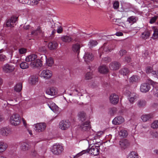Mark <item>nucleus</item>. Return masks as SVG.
Masks as SVG:
<instances>
[{
  "mask_svg": "<svg viewBox=\"0 0 158 158\" xmlns=\"http://www.w3.org/2000/svg\"><path fill=\"white\" fill-rule=\"evenodd\" d=\"M63 31V28L61 27H58L57 29V32L58 33H61Z\"/></svg>",
  "mask_w": 158,
  "mask_h": 158,
  "instance_id": "obj_59",
  "label": "nucleus"
},
{
  "mask_svg": "<svg viewBox=\"0 0 158 158\" xmlns=\"http://www.w3.org/2000/svg\"><path fill=\"white\" fill-rule=\"evenodd\" d=\"M138 20V19L137 17L134 16H132L128 17L127 21L129 22V23H130L131 25L136 23Z\"/></svg>",
  "mask_w": 158,
  "mask_h": 158,
  "instance_id": "obj_24",
  "label": "nucleus"
},
{
  "mask_svg": "<svg viewBox=\"0 0 158 158\" xmlns=\"http://www.w3.org/2000/svg\"><path fill=\"white\" fill-rule=\"evenodd\" d=\"M61 40L65 42H69L72 40L73 39L69 36H64L61 37Z\"/></svg>",
  "mask_w": 158,
  "mask_h": 158,
  "instance_id": "obj_36",
  "label": "nucleus"
},
{
  "mask_svg": "<svg viewBox=\"0 0 158 158\" xmlns=\"http://www.w3.org/2000/svg\"><path fill=\"white\" fill-rule=\"evenodd\" d=\"M19 2L23 4H26L28 2V0H17Z\"/></svg>",
  "mask_w": 158,
  "mask_h": 158,
  "instance_id": "obj_60",
  "label": "nucleus"
},
{
  "mask_svg": "<svg viewBox=\"0 0 158 158\" xmlns=\"http://www.w3.org/2000/svg\"><path fill=\"white\" fill-rule=\"evenodd\" d=\"M99 144H98V146L96 145V144H94L92 146L90 145L88 149L86 150H83L77 154L76 155V156L78 157L86 153H88L94 156L98 155L99 153V147L100 146L99 144L101 145V143L100 142H99Z\"/></svg>",
  "mask_w": 158,
  "mask_h": 158,
  "instance_id": "obj_1",
  "label": "nucleus"
},
{
  "mask_svg": "<svg viewBox=\"0 0 158 158\" xmlns=\"http://www.w3.org/2000/svg\"><path fill=\"white\" fill-rule=\"evenodd\" d=\"M40 59L42 60H44V59H46V65L48 66H51L54 63L53 60L52 58L49 57L47 58L46 56L44 55H42Z\"/></svg>",
  "mask_w": 158,
  "mask_h": 158,
  "instance_id": "obj_14",
  "label": "nucleus"
},
{
  "mask_svg": "<svg viewBox=\"0 0 158 158\" xmlns=\"http://www.w3.org/2000/svg\"><path fill=\"white\" fill-rule=\"evenodd\" d=\"M153 31L152 38L153 39H156L158 37V29L157 28L154 29Z\"/></svg>",
  "mask_w": 158,
  "mask_h": 158,
  "instance_id": "obj_47",
  "label": "nucleus"
},
{
  "mask_svg": "<svg viewBox=\"0 0 158 158\" xmlns=\"http://www.w3.org/2000/svg\"><path fill=\"white\" fill-rule=\"evenodd\" d=\"M92 74L91 72H88L85 75V78L86 80H88L91 79L92 77Z\"/></svg>",
  "mask_w": 158,
  "mask_h": 158,
  "instance_id": "obj_48",
  "label": "nucleus"
},
{
  "mask_svg": "<svg viewBox=\"0 0 158 158\" xmlns=\"http://www.w3.org/2000/svg\"><path fill=\"white\" fill-rule=\"evenodd\" d=\"M42 60L36 59L30 63V66L33 68H35L39 67H41L42 65Z\"/></svg>",
  "mask_w": 158,
  "mask_h": 158,
  "instance_id": "obj_10",
  "label": "nucleus"
},
{
  "mask_svg": "<svg viewBox=\"0 0 158 158\" xmlns=\"http://www.w3.org/2000/svg\"><path fill=\"white\" fill-rule=\"evenodd\" d=\"M19 52L20 54H24L26 52L27 49L23 48H20L19 50Z\"/></svg>",
  "mask_w": 158,
  "mask_h": 158,
  "instance_id": "obj_51",
  "label": "nucleus"
},
{
  "mask_svg": "<svg viewBox=\"0 0 158 158\" xmlns=\"http://www.w3.org/2000/svg\"><path fill=\"white\" fill-rule=\"evenodd\" d=\"M84 61L87 63L92 61L94 59V56L92 54L90 53H85L83 56Z\"/></svg>",
  "mask_w": 158,
  "mask_h": 158,
  "instance_id": "obj_15",
  "label": "nucleus"
},
{
  "mask_svg": "<svg viewBox=\"0 0 158 158\" xmlns=\"http://www.w3.org/2000/svg\"><path fill=\"white\" fill-rule=\"evenodd\" d=\"M123 35V33L122 32H117L116 33V35L118 36H121L122 35Z\"/></svg>",
  "mask_w": 158,
  "mask_h": 158,
  "instance_id": "obj_64",
  "label": "nucleus"
},
{
  "mask_svg": "<svg viewBox=\"0 0 158 158\" xmlns=\"http://www.w3.org/2000/svg\"><path fill=\"white\" fill-rule=\"evenodd\" d=\"M75 89L76 92H77L78 94V96H82L83 94L86 93V90L82 86H80L77 88Z\"/></svg>",
  "mask_w": 158,
  "mask_h": 158,
  "instance_id": "obj_30",
  "label": "nucleus"
},
{
  "mask_svg": "<svg viewBox=\"0 0 158 158\" xmlns=\"http://www.w3.org/2000/svg\"><path fill=\"white\" fill-rule=\"evenodd\" d=\"M8 147L7 144L5 142H0V153L4 152Z\"/></svg>",
  "mask_w": 158,
  "mask_h": 158,
  "instance_id": "obj_27",
  "label": "nucleus"
},
{
  "mask_svg": "<svg viewBox=\"0 0 158 158\" xmlns=\"http://www.w3.org/2000/svg\"><path fill=\"white\" fill-rule=\"evenodd\" d=\"M140 77L137 75H133L130 77L129 81L131 84L137 83L140 81Z\"/></svg>",
  "mask_w": 158,
  "mask_h": 158,
  "instance_id": "obj_18",
  "label": "nucleus"
},
{
  "mask_svg": "<svg viewBox=\"0 0 158 158\" xmlns=\"http://www.w3.org/2000/svg\"><path fill=\"white\" fill-rule=\"evenodd\" d=\"M119 135L120 137L124 138L127 135L128 133L126 130L122 129L120 130L119 133Z\"/></svg>",
  "mask_w": 158,
  "mask_h": 158,
  "instance_id": "obj_37",
  "label": "nucleus"
},
{
  "mask_svg": "<svg viewBox=\"0 0 158 158\" xmlns=\"http://www.w3.org/2000/svg\"><path fill=\"white\" fill-rule=\"evenodd\" d=\"M113 48L112 47L111 45L109 46H107L104 48L102 47L100 49V50L101 51L102 50H103L104 52H110L112 50Z\"/></svg>",
  "mask_w": 158,
  "mask_h": 158,
  "instance_id": "obj_42",
  "label": "nucleus"
},
{
  "mask_svg": "<svg viewBox=\"0 0 158 158\" xmlns=\"http://www.w3.org/2000/svg\"><path fill=\"white\" fill-rule=\"evenodd\" d=\"M79 118L82 121H84L85 118V114L83 111H80L78 114Z\"/></svg>",
  "mask_w": 158,
  "mask_h": 158,
  "instance_id": "obj_40",
  "label": "nucleus"
},
{
  "mask_svg": "<svg viewBox=\"0 0 158 158\" xmlns=\"http://www.w3.org/2000/svg\"><path fill=\"white\" fill-rule=\"evenodd\" d=\"M58 46L57 43L55 41H53L49 43L48 47L50 50L56 49Z\"/></svg>",
  "mask_w": 158,
  "mask_h": 158,
  "instance_id": "obj_32",
  "label": "nucleus"
},
{
  "mask_svg": "<svg viewBox=\"0 0 158 158\" xmlns=\"http://www.w3.org/2000/svg\"><path fill=\"white\" fill-rule=\"evenodd\" d=\"M71 124L68 120H62L60 123L59 127L62 130H66L70 126Z\"/></svg>",
  "mask_w": 158,
  "mask_h": 158,
  "instance_id": "obj_7",
  "label": "nucleus"
},
{
  "mask_svg": "<svg viewBox=\"0 0 158 158\" xmlns=\"http://www.w3.org/2000/svg\"><path fill=\"white\" fill-rule=\"evenodd\" d=\"M40 0H28V2L26 4L32 6L37 5Z\"/></svg>",
  "mask_w": 158,
  "mask_h": 158,
  "instance_id": "obj_43",
  "label": "nucleus"
},
{
  "mask_svg": "<svg viewBox=\"0 0 158 158\" xmlns=\"http://www.w3.org/2000/svg\"><path fill=\"white\" fill-rule=\"evenodd\" d=\"M138 154L134 152H131L127 156V158H138Z\"/></svg>",
  "mask_w": 158,
  "mask_h": 158,
  "instance_id": "obj_41",
  "label": "nucleus"
},
{
  "mask_svg": "<svg viewBox=\"0 0 158 158\" xmlns=\"http://www.w3.org/2000/svg\"><path fill=\"white\" fill-rule=\"evenodd\" d=\"M150 33L148 31H145L142 33L141 37L143 39H146L149 38Z\"/></svg>",
  "mask_w": 158,
  "mask_h": 158,
  "instance_id": "obj_39",
  "label": "nucleus"
},
{
  "mask_svg": "<svg viewBox=\"0 0 158 158\" xmlns=\"http://www.w3.org/2000/svg\"><path fill=\"white\" fill-rule=\"evenodd\" d=\"M152 115L151 114H144L141 116V118L143 121L146 122L152 118Z\"/></svg>",
  "mask_w": 158,
  "mask_h": 158,
  "instance_id": "obj_31",
  "label": "nucleus"
},
{
  "mask_svg": "<svg viewBox=\"0 0 158 158\" xmlns=\"http://www.w3.org/2000/svg\"><path fill=\"white\" fill-rule=\"evenodd\" d=\"M129 73V70L126 68H123L119 71V73L123 76H126Z\"/></svg>",
  "mask_w": 158,
  "mask_h": 158,
  "instance_id": "obj_38",
  "label": "nucleus"
},
{
  "mask_svg": "<svg viewBox=\"0 0 158 158\" xmlns=\"http://www.w3.org/2000/svg\"><path fill=\"white\" fill-rule=\"evenodd\" d=\"M39 51L41 52H45L46 51V48L45 47L43 46L39 48Z\"/></svg>",
  "mask_w": 158,
  "mask_h": 158,
  "instance_id": "obj_54",
  "label": "nucleus"
},
{
  "mask_svg": "<svg viewBox=\"0 0 158 158\" xmlns=\"http://www.w3.org/2000/svg\"><path fill=\"white\" fill-rule=\"evenodd\" d=\"M151 74L154 77H158V70H153Z\"/></svg>",
  "mask_w": 158,
  "mask_h": 158,
  "instance_id": "obj_52",
  "label": "nucleus"
},
{
  "mask_svg": "<svg viewBox=\"0 0 158 158\" xmlns=\"http://www.w3.org/2000/svg\"><path fill=\"white\" fill-rule=\"evenodd\" d=\"M83 46L84 45L81 43L75 44L72 46V50L74 52H77L79 53L80 48Z\"/></svg>",
  "mask_w": 158,
  "mask_h": 158,
  "instance_id": "obj_20",
  "label": "nucleus"
},
{
  "mask_svg": "<svg viewBox=\"0 0 158 158\" xmlns=\"http://www.w3.org/2000/svg\"><path fill=\"white\" fill-rule=\"evenodd\" d=\"M48 105L50 109L54 112L56 113L58 110V107L55 104L52 102L50 104H48Z\"/></svg>",
  "mask_w": 158,
  "mask_h": 158,
  "instance_id": "obj_25",
  "label": "nucleus"
},
{
  "mask_svg": "<svg viewBox=\"0 0 158 158\" xmlns=\"http://www.w3.org/2000/svg\"><path fill=\"white\" fill-rule=\"evenodd\" d=\"M119 144L121 148L123 149L125 148L129 145L128 142L126 139L120 141Z\"/></svg>",
  "mask_w": 158,
  "mask_h": 158,
  "instance_id": "obj_34",
  "label": "nucleus"
},
{
  "mask_svg": "<svg viewBox=\"0 0 158 158\" xmlns=\"http://www.w3.org/2000/svg\"><path fill=\"white\" fill-rule=\"evenodd\" d=\"M120 67L119 64L117 62L111 63L110 65V68L111 70H115L118 69Z\"/></svg>",
  "mask_w": 158,
  "mask_h": 158,
  "instance_id": "obj_22",
  "label": "nucleus"
},
{
  "mask_svg": "<svg viewBox=\"0 0 158 158\" xmlns=\"http://www.w3.org/2000/svg\"><path fill=\"white\" fill-rule=\"evenodd\" d=\"M98 42L97 41L94 40H90L88 44V45L90 48L96 46Z\"/></svg>",
  "mask_w": 158,
  "mask_h": 158,
  "instance_id": "obj_46",
  "label": "nucleus"
},
{
  "mask_svg": "<svg viewBox=\"0 0 158 158\" xmlns=\"http://www.w3.org/2000/svg\"><path fill=\"white\" fill-rule=\"evenodd\" d=\"M30 148V145L27 143L23 142L21 144L20 148L23 151L28 150Z\"/></svg>",
  "mask_w": 158,
  "mask_h": 158,
  "instance_id": "obj_29",
  "label": "nucleus"
},
{
  "mask_svg": "<svg viewBox=\"0 0 158 158\" xmlns=\"http://www.w3.org/2000/svg\"><path fill=\"white\" fill-rule=\"evenodd\" d=\"M149 81V83L153 87L152 91L154 95L156 97H158V83L151 80H150Z\"/></svg>",
  "mask_w": 158,
  "mask_h": 158,
  "instance_id": "obj_8",
  "label": "nucleus"
},
{
  "mask_svg": "<svg viewBox=\"0 0 158 158\" xmlns=\"http://www.w3.org/2000/svg\"><path fill=\"white\" fill-rule=\"evenodd\" d=\"M151 88L150 85L147 83L142 84L140 86V90L143 93H146L149 91Z\"/></svg>",
  "mask_w": 158,
  "mask_h": 158,
  "instance_id": "obj_12",
  "label": "nucleus"
},
{
  "mask_svg": "<svg viewBox=\"0 0 158 158\" xmlns=\"http://www.w3.org/2000/svg\"><path fill=\"white\" fill-rule=\"evenodd\" d=\"M38 81V77L36 76H31L29 79V83L31 85L36 84Z\"/></svg>",
  "mask_w": 158,
  "mask_h": 158,
  "instance_id": "obj_19",
  "label": "nucleus"
},
{
  "mask_svg": "<svg viewBox=\"0 0 158 158\" xmlns=\"http://www.w3.org/2000/svg\"><path fill=\"white\" fill-rule=\"evenodd\" d=\"M103 60L106 63L109 62L111 61L110 58L108 57L104 58Z\"/></svg>",
  "mask_w": 158,
  "mask_h": 158,
  "instance_id": "obj_58",
  "label": "nucleus"
},
{
  "mask_svg": "<svg viewBox=\"0 0 158 158\" xmlns=\"http://www.w3.org/2000/svg\"><path fill=\"white\" fill-rule=\"evenodd\" d=\"M52 75V71L48 69L43 70L40 74V76L46 79L50 78Z\"/></svg>",
  "mask_w": 158,
  "mask_h": 158,
  "instance_id": "obj_5",
  "label": "nucleus"
},
{
  "mask_svg": "<svg viewBox=\"0 0 158 158\" xmlns=\"http://www.w3.org/2000/svg\"><path fill=\"white\" fill-rule=\"evenodd\" d=\"M37 56L34 54H32L27 56L25 58V61L27 62H32L37 59Z\"/></svg>",
  "mask_w": 158,
  "mask_h": 158,
  "instance_id": "obj_23",
  "label": "nucleus"
},
{
  "mask_svg": "<svg viewBox=\"0 0 158 158\" xmlns=\"http://www.w3.org/2000/svg\"><path fill=\"white\" fill-rule=\"evenodd\" d=\"M103 134V132L102 131H100L98 132L96 134V135L98 137H100Z\"/></svg>",
  "mask_w": 158,
  "mask_h": 158,
  "instance_id": "obj_62",
  "label": "nucleus"
},
{
  "mask_svg": "<svg viewBox=\"0 0 158 158\" xmlns=\"http://www.w3.org/2000/svg\"><path fill=\"white\" fill-rule=\"evenodd\" d=\"M30 28V26L28 25H25L23 26V28L25 30H27L29 29Z\"/></svg>",
  "mask_w": 158,
  "mask_h": 158,
  "instance_id": "obj_63",
  "label": "nucleus"
},
{
  "mask_svg": "<svg viewBox=\"0 0 158 158\" xmlns=\"http://www.w3.org/2000/svg\"><path fill=\"white\" fill-rule=\"evenodd\" d=\"M11 133L10 129L6 127L0 128V135L3 136H7Z\"/></svg>",
  "mask_w": 158,
  "mask_h": 158,
  "instance_id": "obj_9",
  "label": "nucleus"
},
{
  "mask_svg": "<svg viewBox=\"0 0 158 158\" xmlns=\"http://www.w3.org/2000/svg\"><path fill=\"white\" fill-rule=\"evenodd\" d=\"M21 122V118L18 114H14L10 117V122L12 125L17 126Z\"/></svg>",
  "mask_w": 158,
  "mask_h": 158,
  "instance_id": "obj_2",
  "label": "nucleus"
},
{
  "mask_svg": "<svg viewBox=\"0 0 158 158\" xmlns=\"http://www.w3.org/2000/svg\"><path fill=\"white\" fill-rule=\"evenodd\" d=\"M89 123L88 121L83 123L80 126L81 129L85 131L88 130L89 128Z\"/></svg>",
  "mask_w": 158,
  "mask_h": 158,
  "instance_id": "obj_28",
  "label": "nucleus"
},
{
  "mask_svg": "<svg viewBox=\"0 0 158 158\" xmlns=\"http://www.w3.org/2000/svg\"><path fill=\"white\" fill-rule=\"evenodd\" d=\"M146 104V102L145 100H139L137 102V105L139 107H143Z\"/></svg>",
  "mask_w": 158,
  "mask_h": 158,
  "instance_id": "obj_44",
  "label": "nucleus"
},
{
  "mask_svg": "<svg viewBox=\"0 0 158 158\" xmlns=\"http://www.w3.org/2000/svg\"><path fill=\"white\" fill-rule=\"evenodd\" d=\"M127 97L129 101L131 103H133L138 98L137 95L134 93L129 92Z\"/></svg>",
  "mask_w": 158,
  "mask_h": 158,
  "instance_id": "obj_13",
  "label": "nucleus"
},
{
  "mask_svg": "<svg viewBox=\"0 0 158 158\" xmlns=\"http://www.w3.org/2000/svg\"><path fill=\"white\" fill-rule=\"evenodd\" d=\"M31 34L32 35H36L39 34H43L42 31L40 30V27H38L36 30L33 31L31 33Z\"/></svg>",
  "mask_w": 158,
  "mask_h": 158,
  "instance_id": "obj_35",
  "label": "nucleus"
},
{
  "mask_svg": "<svg viewBox=\"0 0 158 158\" xmlns=\"http://www.w3.org/2000/svg\"><path fill=\"white\" fill-rule=\"evenodd\" d=\"M98 71L102 73H105L108 72V68L105 65L100 66L98 68Z\"/></svg>",
  "mask_w": 158,
  "mask_h": 158,
  "instance_id": "obj_26",
  "label": "nucleus"
},
{
  "mask_svg": "<svg viewBox=\"0 0 158 158\" xmlns=\"http://www.w3.org/2000/svg\"><path fill=\"white\" fill-rule=\"evenodd\" d=\"M14 66L12 64H6L2 67L3 70L6 73L11 72L14 70Z\"/></svg>",
  "mask_w": 158,
  "mask_h": 158,
  "instance_id": "obj_11",
  "label": "nucleus"
},
{
  "mask_svg": "<svg viewBox=\"0 0 158 158\" xmlns=\"http://www.w3.org/2000/svg\"><path fill=\"white\" fill-rule=\"evenodd\" d=\"M75 91H76V90L75 89L72 90V93L70 94V95L74 96H76L77 95H78V94L77 92H76Z\"/></svg>",
  "mask_w": 158,
  "mask_h": 158,
  "instance_id": "obj_56",
  "label": "nucleus"
},
{
  "mask_svg": "<svg viewBox=\"0 0 158 158\" xmlns=\"http://www.w3.org/2000/svg\"><path fill=\"white\" fill-rule=\"evenodd\" d=\"M62 146L59 143H55L52 147L51 150L53 153L55 155H58L60 154L63 151Z\"/></svg>",
  "mask_w": 158,
  "mask_h": 158,
  "instance_id": "obj_3",
  "label": "nucleus"
},
{
  "mask_svg": "<svg viewBox=\"0 0 158 158\" xmlns=\"http://www.w3.org/2000/svg\"><path fill=\"white\" fill-rule=\"evenodd\" d=\"M22 84L21 82L17 84L14 87V90L17 92H19L22 88Z\"/></svg>",
  "mask_w": 158,
  "mask_h": 158,
  "instance_id": "obj_33",
  "label": "nucleus"
},
{
  "mask_svg": "<svg viewBox=\"0 0 158 158\" xmlns=\"http://www.w3.org/2000/svg\"><path fill=\"white\" fill-rule=\"evenodd\" d=\"M34 130L37 132H40L44 131L46 127V124L44 123H40L34 124Z\"/></svg>",
  "mask_w": 158,
  "mask_h": 158,
  "instance_id": "obj_4",
  "label": "nucleus"
},
{
  "mask_svg": "<svg viewBox=\"0 0 158 158\" xmlns=\"http://www.w3.org/2000/svg\"><path fill=\"white\" fill-rule=\"evenodd\" d=\"M18 17L16 16H12L10 19H8L6 22V26L10 28L13 27L17 20Z\"/></svg>",
  "mask_w": 158,
  "mask_h": 158,
  "instance_id": "obj_6",
  "label": "nucleus"
},
{
  "mask_svg": "<svg viewBox=\"0 0 158 158\" xmlns=\"http://www.w3.org/2000/svg\"><path fill=\"white\" fill-rule=\"evenodd\" d=\"M153 70L152 67L151 66H148L146 69V72L147 74L151 73Z\"/></svg>",
  "mask_w": 158,
  "mask_h": 158,
  "instance_id": "obj_50",
  "label": "nucleus"
},
{
  "mask_svg": "<svg viewBox=\"0 0 158 158\" xmlns=\"http://www.w3.org/2000/svg\"><path fill=\"white\" fill-rule=\"evenodd\" d=\"M46 93L50 95L54 96L57 93V90L55 88L52 87L47 89L46 90Z\"/></svg>",
  "mask_w": 158,
  "mask_h": 158,
  "instance_id": "obj_21",
  "label": "nucleus"
},
{
  "mask_svg": "<svg viewBox=\"0 0 158 158\" xmlns=\"http://www.w3.org/2000/svg\"><path fill=\"white\" fill-rule=\"evenodd\" d=\"M151 127L153 128H156L158 127V120L154 121L152 124Z\"/></svg>",
  "mask_w": 158,
  "mask_h": 158,
  "instance_id": "obj_49",
  "label": "nucleus"
},
{
  "mask_svg": "<svg viewBox=\"0 0 158 158\" xmlns=\"http://www.w3.org/2000/svg\"><path fill=\"white\" fill-rule=\"evenodd\" d=\"M126 52V51L125 50H121L119 52V54L121 56H122L124 55Z\"/></svg>",
  "mask_w": 158,
  "mask_h": 158,
  "instance_id": "obj_57",
  "label": "nucleus"
},
{
  "mask_svg": "<svg viewBox=\"0 0 158 158\" xmlns=\"http://www.w3.org/2000/svg\"><path fill=\"white\" fill-rule=\"evenodd\" d=\"M119 6V3L118 1H115L113 4V7L115 9H117Z\"/></svg>",
  "mask_w": 158,
  "mask_h": 158,
  "instance_id": "obj_53",
  "label": "nucleus"
},
{
  "mask_svg": "<svg viewBox=\"0 0 158 158\" xmlns=\"http://www.w3.org/2000/svg\"><path fill=\"white\" fill-rule=\"evenodd\" d=\"M20 66L22 69H25L29 67V64L26 62H22L20 63Z\"/></svg>",
  "mask_w": 158,
  "mask_h": 158,
  "instance_id": "obj_45",
  "label": "nucleus"
},
{
  "mask_svg": "<svg viewBox=\"0 0 158 158\" xmlns=\"http://www.w3.org/2000/svg\"><path fill=\"white\" fill-rule=\"evenodd\" d=\"M5 58V56L2 54L0 55V61H3L4 60Z\"/></svg>",
  "mask_w": 158,
  "mask_h": 158,
  "instance_id": "obj_61",
  "label": "nucleus"
},
{
  "mask_svg": "<svg viewBox=\"0 0 158 158\" xmlns=\"http://www.w3.org/2000/svg\"><path fill=\"white\" fill-rule=\"evenodd\" d=\"M157 16H155L151 18V19L150 23L152 24L153 23H154L156 20L157 19Z\"/></svg>",
  "mask_w": 158,
  "mask_h": 158,
  "instance_id": "obj_55",
  "label": "nucleus"
},
{
  "mask_svg": "<svg viewBox=\"0 0 158 158\" xmlns=\"http://www.w3.org/2000/svg\"><path fill=\"white\" fill-rule=\"evenodd\" d=\"M110 102L113 104H117L119 100L118 96L117 94H111L110 97Z\"/></svg>",
  "mask_w": 158,
  "mask_h": 158,
  "instance_id": "obj_16",
  "label": "nucleus"
},
{
  "mask_svg": "<svg viewBox=\"0 0 158 158\" xmlns=\"http://www.w3.org/2000/svg\"><path fill=\"white\" fill-rule=\"evenodd\" d=\"M124 121V118L122 117L119 116L114 118L113 120L112 123L114 125H117L121 124Z\"/></svg>",
  "mask_w": 158,
  "mask_h": 158,
  "instance_id": "obj_17",
  "label": "nucleus"
}]
</instances>
